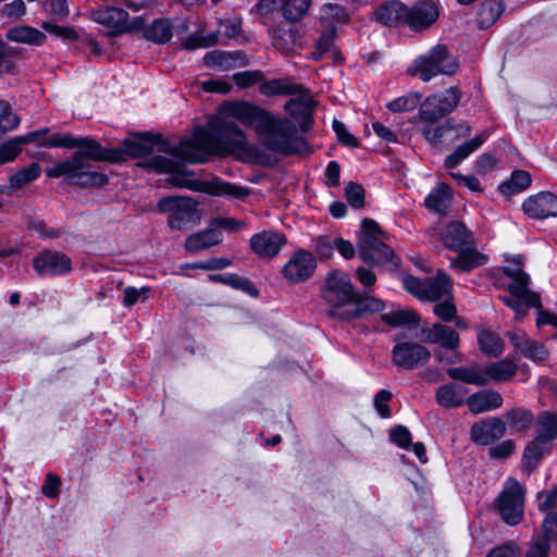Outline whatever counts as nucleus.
I'll return each instance as SVG.
<instances>
[{
  "instance_id": "obj_1",
  "label": "nucleus",
  "mask_w": 557,
  "mask_h": 557,
  "mask_svg": "<svg viewBox=\"0 0 557 557\" xmlns=\"http://www.w3.org/2000/svg\"><path fill=\"white\" fill-rule=\"evenodd\" d=\"M223 117H211L207 126H198L191 136L181 140L180 151L184 162L203 163L210 156H224L247 150V138L239 126L225 117L234 119L255 131L268 149L282 153L293 151L294 124L274 116L265 109L245 100L228 101L220 108Z\"/></svg>"
},
{
  "instance_id": "obj_2",
  "label": "nucleus",
  "mask_w": 557,
  "mask_h": 557,
  "mask_svg": "<svg viewBox=\"0 0 557 557\" xmlns=\"http://www.w3.org/2000/svg\"><path fill=\"white\" fill-rule=\"evenodd\" d=\"M176 146L169 144L160 135L149 133L136 135L123 141V151L134 158H148L146 165L159 173L174 174L173 183L195 191L216 197L243 199L250 195L248 187L239 186L220 178L198 181L190 178L183 171L184 156Z\"/></svg>"
},
{
  "instance_id": "obj_3",
  "label": "nucleus",
  "mask_w": 557,
  "mask_h": 557,
  "mask_svg": "<svg viewBox=\"0 0 557 557\" xmlns=\"http://www.w3.org/2000/svg\"><path fill=\"white\" fill-rule=\"evenodd\" d=\"M41 147L81 148L71 160L58 162L46 171L49 177L64 176L70 184L81 186H103L108 177L99 172L87 170V160L108 159L100 145L88 137L77 138L70 134H52L39 141Z\"/></svg>"
},
{
  "instance_id": "obj_4",
  "label": "nucleus",
  "mask_w": 557,
  "mask_h": 557,
  "mask_svg": "<svg viewBox=\"0 0 557 557\" xmlns=\"http://www.w3.org/2000/svg\"><path fill=\"white\" fill-rule=\"evenodd\" d=\"M460 100V91L450 87L442 92L428 97L420 106L419 116L423 123L422 133L425 139L437 147L443 143L447 132L455 127L450 122L434 127V124L454 111Z\"/></svg>"
},
{
  "instance_id": "obj_5",
  "label": "nucleus",
  "mask_w": 557,
  "mask_h": 557,
  "mask_svg": "<svg viewBox=\"0 0 557 557\" xmlns=\"http://www.w3.org/2000/svg\"><path fill=\"white\" fill-rule=\"evenodd\" d=\"M321 295L331 306V315L341 320L356 318V312L348 311L356 300V293L350 277L345 272L341 270L331 271L325 278Z\"/></svg>"
},
{
  "instance_id": "obj_6",
  "label": "nucleus",
  "mask_w": 557,
  "mask_h": 557,
  "mask_svg": "<svg viewBox=\"0 0 557 557\" xmlns=\"http://www.w3.org/2000/svg\"><path fill=\"white\" fill-rule=\"evenodd\" d=\"M458 63L444 45H436L426 53L418 57L409 71L419 75L424 82H429L436 75H451L457 71Z\"/></svg>"
},
{
  "instance_id": "obj_7",
  "label": "nucleus",
  "mask_w": 557,
  "mask_h": 557,
  "mask_svg": "<svg viewBox=\"0 0 557 557\" xmlns=\"http://www.w3.org/2000/svg\"><path fill=\"white\" fill-rule=\"evenodd\" d=\"M357 237L359 256L364 262L392 261L394 251L386 245L384 234L375 221L363 219Z\"/></svg>"
},
{
  "instance_id": "obj_8",
  "label": "nucleus",
  "mask_w": 557,
  "mask_h": 557,
  "mask_svg": "<svg viewBox=\"0 0 557 557\" xmlns=\"http://www.w3.org/2000/svg\"><path fill=\"white\" fill-rule=\"evenodd\" d=\"M505 274L511 278L508 285L509 296L502 297L503 302L512 308L517 317L525 314L531 307L540 305V297L529 288L530 277L521 269H505Z\"/></svg>"
},
{
  "instance_id": "obj_9",
  "label": "nucleus",
  "mask_w": 557,
  "mask_h": 557,
  "mask_svg": "<svg viewBox=\"0 0 557 557\" xmlns=\"http://www.w3.org/2000/svg\"><path fill=\"white\" fill-rule=\"evenodd\" d=\"M403 285L408 293L423 301H436L449 296L453 288L450 277L442 270L436 272L435 277L425 280L411 275L404 276Z\"/></svg>"
},
{
  "instance_id": "obj_10",
  "label": "nucleus",
  "mask_w": 557,
  "mask_h": 557,
  "mask_svg": "<svg viewBox=\"0 0 557 557\" xmlns=\"http://www.w3.org/2000/svg\"><path fill=\"white\" fill-rule=\"evenodd\" d=\"M198 202L190 197H166L158 202L159 210L169 214L168 224L174 230H186L195 224Z\"/></svg>"
},
{
  "instance_id": "obj_11",
  "label": "nucleus",
  "mask_w": 557,
  "mask_h": 557,
  "mask_svg": "<svg viewBox=\"0 0 557 557\" xmlns=\"http://www.w3.org/2000/svg\"><path fill=\"white\" fill-rule=\"evenodd\" d=\"M502 519L510 525L518 524L524 512V490L515 479H508L497 499Z\"/></svg>"
},
{
  "instance_id": "obj_12",
  "label": "nucleus",
  "mask_w": 557,
  "mask_h": 557,
  "mask_svg": "<svg viewBox=\"0 0 557 557\" xmlns=\"http://www.w3.org/2000/svg\"><path fill=\"white\" fill-rule=\"evenodd\" d=\"M90 18L104 26L108 29L109 36H116L123 33L131 32L135 26L128 20V13L116 7H99L89 11Z\"/></svg>"
},
{
  "instance_id": "obj_13",
  "label": "nucleus",
  "mask_w": 557,
  "mask_h": 557,
  "mask_svg": "<svg viewBox=\"0 0 557 557\" xmlns=\"http://www.w3.org/2000/svg\"><path fill=\"white\" fill-rule=\"evenodd\" d=\"M315 268L313 255L305 249H298L283 267L282 274L290 283H300L310 278Z\"/></svg>"
},
{
  "instance_id": "obj_14",
  "label": "nucleus",
  "mask_w": 557,
  "mask_h": 557,
  "mask_svg": "<svg viewBox=\"0 0 557 557\" xmlns=\"http://www.w3.org/2000/svg\"><path fill=\"white\" fill-rule=\"evenodd\" d=\"M240 17L226 18L220 22L216 33H211L207 36L191 35L185 40L184 47L187 49L207 48L215 45L219 36L235 38L240 34Z\"/></svg>"
},
{
  "instance_id": "obj_15",
  "label": "nucleus",
  "mask_w": 557,
  "mask_h": 557,
  "mask_svg": "<svg viewBox=\"0 0 557 557\" xmlns=\"http://www.w3.org/2000/svg\"><path fill=\"white\" fill-rule=\"evenodd\" d=\"M430 357V351L417 343L401 342L393 348V361L404 369L422 366L429 361Z\"/></svg>"
},
{
  "instance_id": "obj_16",
  "label": "nucleus",
  "mask_w": 557,
  "mask_h": 557,
  "mask_svg": "<svg viewBox=\"0 0 557 557\" xmlns=\"http://www.w3.org/2000/svg\"><path fill=\"white\" fill-rule=\"evenodd\" d=\"M35 271L42 276L62 275L71 271V259L60 251H45L34 258Z\"/></svg>"
},
{
  "instance_id": "obj_17",
  "label": "nucleus",
  "mask_w": 557,
  "mask_h": 557,
  "mask_svg": "<svg viewBox=\"0 0 557 557\" xmlns=\"http://www.w3.org/2000/svg\"><path fill=\"white\" fill-rule=\"evenodd\" d=\"M203 65L221 72L232 71L236 67L247 66L248 59L242 51L212 50L205 54Z\"/></svg>"
},
{
  "instance_id": "obj_18",
  "label": "nucleus",
  "mask_w": 557,
  "mask_h": 557,
  "mask_svg": "<svg viewBox=\"0 0 557 557\" xmlns=\"http://www.w3.org/2000/svg\"><path fill=\"white\" fill-rule=\"evenodd\" d=\"M522 208L529 216L534 219L557 216V196L549 191H541L529 197Z\"/></svg>"
},
{
  "instance_id": "obj_19",
  "label": "nucleus",
  "mask_w": 557,
  "mask_h": 557,
  "mask_svg": "<svg viewBox=\"0 0 557 557\" xmlns=\"http://www.w3.org/2000/svg\"><path fill=\"white\" fill-rule=\"evenodd\" d=\"M506 424L499 418H488L475 422L470 430V438L479 445H488L503 437Z\"/></svg>"
},
{
  "instance_id": "obj_20",
  "label": "nucleus",
  "mask_w": 557,
  "mask_h": 557,
  "mask_svg": "<svg viewBox=\"0 0 557 557\" xmlns=\"http://www.w3.org/2000/svg\"><path fill=\"white\" fill-rule=\"evenodd\" d=\"M438 16V7L433 1H421L407 9L406 24L412 30H422L430 27Z\"/></svg>"
},
{
  "instance_id": "obj_21",
  "label": "nucleus",
  "mask_w": 557,
  "mask_h": 557,
  "mask_svg": "<svg viewBox=\"0 0 557 557\" xmlns=\"http://www.w3.org/2000/svg\"><path fill=\"white\" fill-rule=\"evenodd\" d=\"M284 244V235L270 231L256 234L250 239L251 249L262 258H272L276 256Z\"/></svg>"
},
{
  "instance_id": "obj_22",
  "label": "nucleus",
  "mask_w": 557,
  "mask_h": 557,
  "mask_svg": "<svg viewBox=\"0 0 557 557\" xmlns=\"http://www.w3.org/2000/svg\"><path fill=\"white\" fill-rule=\"evenodd\" d=\"M48 128L28 133L26 135L16 136L0 146V164L12 161L21 152L23 145L28 143L42 141L47 138Z\"/></svg>"
},
{
  "instance_id": "obj_23",
  "label": "nucleus",
  "mask_w": 557,
  "mask_h": 557,
  "mask_svg": "<svg viewBox=\"0 0 557 557\" xmlns=\"http://www.w3.org/2000/svg\"><path fill=\"white\" fill-rule=\"evenodd\" d=\"M509 339L517 351L523 357L534 361L541 362L547 359L548 350L544 345L531 339L524 333H509Z\"/></svg>"
},
{
  "instance_id": "obj_24",
  "label": "nucleus",
  "mask_w": 557,
  "mask_h": 557,
  "mask_svg": "<svg viewBox=\"0 0 557 557\" xmlns=\"http://www.w3.org/2000/svg\"><path fill=\"white\" fill-rule=\"evenodd\" d=\"M503 396L494 389H482L473 393L466 400L469 410L474 414L498 409L503 406Z\"/></svg>"
},
{
  "instance_id": "obj_25",
  "label": "nucleus",
  "mask_w": 557,
  "mask_h": 557,
  "mask_svg": "<svg viewBox=\"0 0 557 557\" xmlns=\"http://www.w3.org/2000/svg\"><path fill=\"white\" fill-rule=\"evenodd\" d=\"M443 244L448 249L458 251L473 245L472 234L460 222H450L441 232Z\"/></svg>"
},
{
  "instance_id": "obj_26",
  "label": "nucleus",
  "mask_w": 557,
  "mask_h": 557,
  "mask_svg": "<svg viewBox=\"0 0 557 557\" xmlns=\"http://www.w3.org/2000/svg\"><path fill=\"white\" fill-rule=\"evenodd\" d=\"M423 339L431 344H438L446 349H455L459 345L458 333L449 326L435 323L422 330Z\"/></svg>"
},
{
  "instance_id": "obj_27",
  "label": "nucleus",
  "mask_w": 557,
  "mask_h": 557,
  "mask_svg": "<svg viewBox=\"0 0 557 557\" xmlns=\"http://www.w3.org/2000/svg\"><path fill=\"white\" fill-rule=\"evenodd\" d=\"M458 256L451 260L450 269L460 272H470L481 265H484L488 258L471 246L457 251Z\"/></svg>"
},
{
  "instance_id": "obj_28",
  "label": "nucleus",
  "mask_w": 557,
  "mask_h": 557,
  "mask_svg": "<svg viewBox=\"0 0 557 557\" xmlns=\"http://www.w3.org/2000/svg\"><path fill=\"white\" fill-rule=\"evenodd\" d=\"M447 374L450 379L460 381L466 384H471L475 386L487 385V376H485V366L473 363L466 367L449 368L447 370Z\"/></svg>"
},
{
  "instance_id": "obj_29",
  "label": "nucleus",
  "mask_w": 557,
  "mask_h": 557,
  "mask_svg": "<svg viewBox=\"0 0 557 557\" xmlns=\"http://www.w3.org/2000/svg\"><path fill=\"white\" fill-rule=\"evenodd\" d=\"M407 8L397 0H388L375 11L376 20L386 26L406 24Z\"/></svg>"
},
{
  "instance_id": "obj_30",
  "label": "nucleus",
  "mask_w": 557,
  "mask_h": 557,
  "mask_svg": "<svg viewBox=\"0 0 557 557\" xmlns=\"http://www.w3.org/2000/svg\"><path fill=\"white\" fill-rule=\"evenodd\" d=\"M468 389L461 385L449 383L436 389L435 398L444 408H457L466 404Z\"/></svg>"
},
{
  "instance_id": "obj_31",
  "label": "nucleus",
  "mask_w": 557,
  "mask_h": 557,
  "mask_svg": "<svg viewBox=\"0 0 557 557\" xmlns=\"http://www.w3.org/2000/svg\"><path fill=\"white\" fill-rule=\"evenodd\" d=\"M425 207L435 213L445 214L451 203V189L445 183H438L424 200Z\"/></svg>"
},
{
  "instance_id": "obj_32",
  "label": "nucleus",
  "mask_w": 557,
  "mask_h": 557,
  "mask_svg": "<svg viewBox=\"0 0 557 557\" xmlns=\"http://www.w3.org/2000/svg\"><path fill=\"white\" fill-rule=\"evenodd\" d=\"M221 242V232L211 226L210 228L188 236L185 242V248L190 252H198L200 250H205L212 246H215Z\"/></svg>"
},
{
  "instance_id": "obj_33",
  "label": "nucleus",
  "mask_w": 557,
  "mask_h": 557,
  "mask_svg": "<svg viewBox=\"0 0 557 557\" xmlns=\"http://www.w3.org/2000/svg\"><path fill=\"white\" fill-rule=\"evenodd\" d=\"M517 363L508 358H504L496 362L485 366V376H487V384L491 382H506L509 381L517 373Z\"/></svg>"
},
{
  "instance_id": "obj_34",
  "label": "nucleus",
  "mask_w": 557,
  "mask_h": 557,
  "mask_svg": "<svg viewBox=\"0 0 557 557\" xmlns=\"http://www.w3.org/2000/svg\"><path fill=\"white\" fill-rule=\"evenodd\" d=\"M504 9L502 0H484L478 11V26L481 29L491 27L500 17Z\"/></svg>"
},
{
  "instance_id": "obj_35",
  "label": "nucleus",
  "mask_w": 557,
  "mask_h": 557,
  "mask_svg": "<svg viewBox=\"0 0 557 557\" xmlns=\"http://www.w3.org/2000/svg\"><path fill=\"white\" fill-rule=\"evenodd\" d=\"M7 37L14 42L34 46H41L46 40V35L42 32L27 25L10 28L7 33Z\"/></svg>"
},
{
  "instance_id": "obj_36",
  "label": "nucleus",
  "mask_w": 557,
  "mask_h": 557,
  "mask_svg": "<svg viewBox=\"0 0 557 557\" xmlns=\"http://www.w3.org/2000/svg\"><path fill=\"white\" fill-rule=\"evenodd\" d=\"M297 98H293L285 104V110L296 120L307 121L311 115L313 108V100L311 96L305 91L301 86V91L297 92Z\"/></svg>"
},
{
  "instance_id": "obj_37",
  "label": "nucleus",
  "mask_w": 557,
  "mask_h": 557,
  "mask_svg": "<svg viewBox=\"0 0 557 557\" xmlns=\"http://www.w3.org/2000/svg\"><path fill=\"white\" fill-rule=\"evenodd\" d=\"M271 36L273 46L284 53L293 52L300 46L298 32L293 27L287 29L281 27L273 28Z\"/></svg>"
},
{
  "instance_id": "obj_38",
  "label": "nucleus",
  "mask_w": 557,
  "mask_h": 557,
  "mask_svg": "<svg viewBox=\"0 0 557 557\" xmlns=\"http://www.w3.org/2000/svg\"><path fill=\"white\" fill-rule=\"evenodd\" d=\"M259 90L267 97L295 95L301 91V85L295 84L288 78H276L261 83Z\"/></svg>"
},
{
  "instance_id": "obj_39",
  "label": "nucleus",
  "mask_w": 557,
  "mask_h": 557,
  "mask_svg": "<svg viewBox=\"0 0 557 557\" xmlns=\"http://www.w3.org/2000/svg\"><path fill=\"white\" fill-rule=\"evenodd\" d=\"M488 134H480L472 138L470 141L460 145L455 149L453 153H450L445 160V166L447 169H453L457 166L461 161L468 158L472 152L481 147V145L486 140Z\"/></svg>"
},
{
  "instance_id": "obj_40",
  "label": "nucleus",
  "mask_w": 557,
  "mask_h": 557,
  "mask_svg": "<svg viewBox=\"0 0 557 557\" xmlns=\"http://www.w3.org/2000/svg\"><path fill=\"white\" fill-rule=\"evenodd\" d=\"M173 36V25L166 18L154 20L144 29V37L154 44H165Z\"/></svg>"
},
{
  "instance_id": "obj_41",
  "label": "nucleus",
  "mask_w": 557,
  "mask_h": 557,
  "mask_svg": "<svg viewBox=\"0 0 557 557\" xmlns=\"http://www.w3.org/2000/svg\"><path fill=\"white\" fill-rule=\"evenodd\" d=\"M531 174L524 170H516L510 177L499 185V190L505 195L518 194L531 185Z\"/></svg>"
},
{
  "instance_id": "obj_42",
  "label": "nucleus",
  "mask_w": 557,
  "mask_h": 557,
  "mask_svg": "<svg viewBox=\"0 0 557 557\" xmlns=\"http://www.w3.org/2000/svg\"><path fill=\"white\" fill-rule=\"evenodd\" d=\"M557 436V416L550 412H544L537 420V430L535 440L547 443Z\"/></svg>"
},
{
  "instance_id": "obj_43",
  "label": "nucleus",
  "mask_w": 557,
  "mask_h": 557,
  "mask_svg": "<svg viewBox=\"0 0 557 557\" xmlns=\"http://www.w3.org/2000/svg\"><path fill=\"white\" fill-rule=\"evenodd\" d=\"M320 18L325 26L330 27L336 24L346 23L349 18V14L347 10L339 4L325 3L321 8Z\"/></svg>"
},
{
  "instance_id": "obj_44",
  "label": "nucleus",
  "mask_w": 557,
  "mask_h": 557,
  "mask_svg": "<svg viewBox=\"0 0 557 557\" xmlns=\"http://www.w3.org/2000/svg\"><path fill=\"white\" fill-rule=\"evenodd\" d=\"M478 341L481 350L488 356H499L504 351V343L498 334L491 331L479 333Z\"/></svg>"
},
{
  "instance_id": "obj_45",
  "label": "nucleus",
  "mask_w": 557,
  "mask_h": 557,
  "mask_svg": "<svg viewBox=\"0 0 557 557\" xmlns=\"http://www.w3.org/2000/svg\"><path fill=\"white\" fill-rule=\"evenodd\" d=\"M544 443L534 438L524 449L522 467L528 472L534 470L541 462L544 455Z\"/></svg>"
},
{
  "instance_id": "obj_46",
  "label": "nucleus",
  "mask_w": 557,
  "mask_h": 557,
  "mask_svg": "<svg viewBox=\"0 0 557 557\" xmlns=\"http://www.w3.org/2000/svg\"><path fill=\"white\" fill-rule=\"evenodd\" d=\"M311 0H281V11L288 21L301 18L308 11Z\"/></svg>"
},
{
  "instance_id": "obj_47",
  "label": "nucleus",
  "mask_w": 557,
  "mask_h": 557,
  "mask_svg": "<svg viewBox=\"0 0 557 557\" xmlns=\"http://www.w3.org/2000/svg\"><path fill=\"white\" fill-rule=\"evenodd\" d=\"M382 320L392 326L414 325L418 323L417 314L408 309H396L382 315Z\"/></svg>"
},
{
  "instance_id": "obj_48",
  "label": "nucleus",
  "mask_w": 557,
  "mask_h": 557,
  "mask_svg": "<svg viewBox=\"0 0 557 557\" xmlns=\"http://www.w3.org/2000/svg\"><path fill=\"white\" fill-rule=\"evenodd\" d=\"M506 419L511 429L515 431H524L533 423V414L531 411L517 408L506 413Z\"/></svg>"
},
{
  "instance_id": "obj_49",
  "label": "nucleus",
  "mask_w": 557,
  "mask_h": 557,
  "mask_svg": "<svg viewBox=\"0 0 557 557\" xmlns=\"http://www.w3.org/2000/svg\"><path fill=\"white\" fill-rule=\"evenodd\" d=\"M40 174V166L37 163H32L30 165L17 171L10 177V184L14 188H21L35 181Z\"/></svg>"
},
{
  "instance_id": "obj_50",
  "label": "nucleus",
  "mask_w": 557,
  "mask_h": 557,
  "mask_svg": "<svg viewBox=\"0 0 557 557\" xmlns=\"http://www.w3.org/2000/svg\"><path fill=\"white\" fill-rule=\"evenodd\" d=\"M383 309H384V302L379 298L369 297V298L358 299L356 297V300L352 302V305L350 306L348 311L356 312V318H357L361 313L379 312V311H382Z\"/></svg>"
},
{
  "instance_id": "obj_51",
  "label": "nucleus",
  "mask_w": 557,
  "mask_h": 557,
  "mask_svg": "<svg viewBox=\"0 0 557 557\" xmlns=\"http://www.w3.org/2000/svg\"><path fill=\"white\" fill-rule=\"evenodd\" d=\"M420 99V94L410 92L388 102L387 109L392 112L411 111L419 104Z\"/></svg>"
},
{
  "instance_id": "obj_52",
  "label": "nucleus",
  "mask_w": 557,
  "mask_h": 557,
  "mask_svg": "<svg viewBox=\"0 0 557 557\" xmlns=\"http://www.w3.org/2000/svg\"><path fill=\"white\" fill-rule=\"evenodd\" d=\"M20 124V119L11 111L7 101H0V134L13 131Z\"/></svg>"
},
{
  "instance_id": "obj_53",
  "label": "nucleus",
  "mask_w": 557,
  "mask_h": 557,
  "mask_svg": "<svg viewBox=\"0 0 557 557\" xmlns=\"http://www.w3.org/2000/svg\"><path fill=\"white\" fill-rule=\"evenodd\" d=\"M263 78L261 71H244L233 75L234 83L242 89L253 86L260 83Z\"/></svg>"
},
{
  "instance_id": "obj_54",
  "label": "nucleus",
  "mask_w": 557,
  "mask_h": 557,
  "mask_svg": "<svg viewBox=\"0 0 557 557\" xmlns=\"http://www.w3.org/2000/svg\"><path fill=\"white\" fill-rule=\"evenodd\" d=\"M150 293V287H133L128 286L124 289L123 305L127 308L133 307L139 300L145 301Z\"/></svg>"
},
{
  "instance_id": "obj_55",
  "label": "nucleus",
  "mask_w": 557,
  "mask_h": 557,
  "mask_svg": "<svg viewBox=\"0 0 557 557\" xmlns=\"http://www.w3.org/2000/svg\"><path fill=\"white\" fill-rule=\"evenodd\" d=\"M347 201L355 208H361L364 205V189L356 183H348L345 187Z\"/></svg>"
},
{
  "instance_id": "obj_56",
  "label": "nucleus",
  "mask_w": 557,
  "mask_h": 557,
  "mask_svg": "<svg viewBox=\"0 0 557 557\" xmlns=\"http://www.w3.org/2000/svg\"><path fill=\"white\" fill-rule=\"evenodd\" d=\"M392 399V393L387 389H381L374 396V407L382 418H389L391 411L388 404Z\"/></svg>"
},
{
  "instance_id": "obj_57",
  "label": "nucleus",
  "mask_w": 557,
  "mask_h": 557,
  "mask_svg": "<svg viewBox=\"0 0 557 557\" xmlns=\"http://www.w3.org/2000/svg\"><path fill=\"white\" fill-rule=\"evenodd\" d=\"M46 12L50 14L54 20L62 21L70 14L69 5L66 0H50L46 4Z\"/></svg>"
},
{
  "instance_id": "obj_58",
  "label": "nucleus",
  "mask_w": 557,
  "mask_h": 557,
  "mask_svg": "<svg viewBox=\"0 0 557 557\" xmlns=\"http://www.w3.org/2000/svg\"><path fill=\"white\" fill-rule=\"evenodd\" d=\"M542 537L550 543L557 536V512H547L542 523Z\"/></svg>"
},
{
  "instance_id": "obj_59",
  "label": "nucleus",
  "mask_w": 557,
  "mask_h": 557,
  "mask_svg": "<svg viewBox=\"0 0 557 557\" xmlns=\"http://www.w3.org/2000/svg\"><path fill=\"white\" fill-rule=\"evenodd\" d=\"M389 438L397 446L407 449L411 443V433L406 426L398 425L389 431Z\"/></svg>"
},
{
  "instance_id": "obj_60",
  "label": "nucleus",
  "mask_w": 557,
  "mask_h": 557,
  "mask_svg": "<svg viewBox=\"0 0 557 557\" xmlns=\"http://www.w3.org/2000/svg\"><path fill=\"white\" fill-rule=\"evenodd\" d=\"M333 129L338 138V140L348 147H357L358 140L357 138L349 133V131L346 128L345 124L338 120L333 121Z\"/></svg>"
},
{
  "instance_id": "obj_61",
  "label": "nucleus",
  "mask_w": 557,
  "mask_h": 557,
  "mask_svg": "<svg viewBox=\"0 0 557 557\" xmlns=\"http://www.w3.org/2000/svg\"><path fill=\"white\" fill-rule=\"evenodd\" d=\"M42 28L46 32L53 34L60 38L66 39V40H75L77 38L76 32L73 28L67 27V26H60V25H55L51 22H44Z\"/></svg>"
},
{
  "instance_id": "obj_62",
  "label": "nucleus",
  "mask_w": 557,
  "mask_h": 557,
  "mask_svg": "<svg viewBox=\"0 0 557 557\" xmlns=\"http://www.w3.org/2000/svg\"><path fill=\"white\" fill-rule=\"evenodd\" d=\"M537 508L545 512L554 508L557 504V490L542 491L536 496Z\"/></svg>"
},
{
  "instance_id": "obj_63",
  "label": "nucleus",
  "mask_w": 557,
  "mask_h": 557,
  "mask_svg": "<svg viewBox=\"0 0 557 557\" xmlns=\"http://www.w3.org/2000/svg\"><path fill=\"white\" fill-rule=\"evenodd\" d=\"M26 12V5L23 0H13L10 3H7L1 9V14L4 17L11 20H17L23 16Z\"/></svg>"
},
{
  "instance_id": "obj_64",
  "label": "nucleus",
  "mask_w": 557,
  "mask_h": 557,
  "mask_svg": "<svg viewBox=\"0 0 557 557\" xmlns=\"http://www.w3.org/2000/svg\"><path fill=\"white\" fill-rule=\"evenodd\" d=\"M520 554L519 546L510 541L506 542L504 545L498 546L492 549L486 557H518Z\"/></svg>"
}]
</instances>
